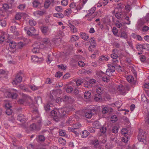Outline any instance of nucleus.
<instances>
[{
    "label": "nucleus",
    "instance_id": "f257e3e1",
    "mask_svg": "<svg viewBox=\"0 0 149 149\" xmlns=\"http://www.w3.org/2000/svg\"><path fill=\"white\" fill-rule=\"evenodd\" d=\"M96 9L95 7H93L87 11V14L85 15V17L88 18V21H91L95 17V15L94 13Z\"/></svg>",
    "mask_w": 149,
    "mask_h": 149
},
{
    "label": "nucleus",
    "instance_id": "f03ea898",
    "mask_svg": "<svg viewBox=\"0 0 149 149\" xmlns=\"http://www.w3.org/2000/svg\"><path fill=\"white\" fill-rule=\"evenodd\" d=\"M98 110L94 109H89L85 112V117L88 118H91L93 114H96Z\"/></svg>",
    "mask_w": 149,
    "mask_h": 149
},
{
    "label": "nucleus",
    "instance_id": "7ed1b4c3",
    "mask_svg": "<svg viewBox=\"0 0 149 149\" xmlns=\"http://www.w3.org/2000/svg\"><path fill=\"white\" fill-rule=\"evenodd\" d=\"M21 73H18L12 82V84L14 85H16L17 84L20 83L22 80V78Z\"/></svg>",
    "mask_w": 149,
    "mask_h": 149
},
{
    "label": "nucleus",
    "instance_id": "20e7f679",
    "mask_svg": "<svg viewBox=\"0 0 149 149\" xmlns=\"http://www.w3.org/2000/svg\"><path fill=\"white\" fill-rule=\"evenodd\" d=\"M40 29L42 33L45 35L48 34V33L50 32L49 29L47 26H43L40 27Z\"/></svg>",
    "mask_w": 149,
    "mask_h": 149
},
{
    "label": "nucleus",
    "instance_id": "39448f33",
    "mask_svg": "<svg viewBox=\"0 0 149 149\" xmlns=\"http://www.w3.org/2000/svg\"><path fill=\"white\" fill-rule=\"evenodd\" d=\"M108 65L109 68L106 70L107 74L108 76H110V74H109L108 73L114 72L115 70V68L114 66L108 64Z\"/></svg>",
    "mask_w": 149,
    "mask_h": 149
},
{
    "label": "nucleus",
    "instance_id": "423d86ee",
    "mask_svg": "<svg viewBox=\"0 0 149 149\" xmlns=\"http://www.w3.org/2000/svg\"><path fill=\"white\" fill-rule=\"evenodd\" d=\"M42 44L45 46H49L51 45V42L50 39L48 38H44L42 41Z\"/></svg>",
    "mask_w": 149,
    "mask_h": 149
},
{
    "label": "nucleus",
    "instance_id": "0eeeda50",
    "mask_svg": "<svg viewBox=\"0 0 149 149\" xmlns=\"http://www.w3.org/2000/svg\"><path fill=\"white\" fill-rule=\"evenodd\" d=\"M68 25L70 28V30L71 32L72 33H75L77 32V29L76 27H74V24L72 23L71 21H69Z\"/></svg>",
    "mask_w": 149,
    "mask_h": 149
},
{
    "label": "nucleus",
    "instance_id": "6e6552de",
    "mask_svg": "<svg viewBox=\"0 0 149 149\" xmlns=\"http://www.w3.org/2000/svg\"><path fill=\"white\" fill-rule=\"evenodd\" d=\"M59 116L60 117H63L67 116L68 112L66 111V109H61L59 111Z\"/></svg>",
    "mask_w": 149,
    "mask_h": 149
},
{
    "label": "nucleus",
    "instance_id": "1a4fd4ad",
    "mask_svg": "<svg viewBox=\"0 0 149 149\" xmlns=\"http://www.w3.org/2000/svg\"><path fill=\"white\" fill-rule=\"evenodd\" d=\"M2 35L0 37V43H2L4 40L5 38H7L8 39L10 37L9 35L4 32H1Z\"/></svg>",
    "mask_w": 149,
    "mask_h": 149
},
{
    "label": "nucleus",
    "instance_id": "9d476101",
    "mask_svg": "<svg viewBox=\"0 0 149 149\" xmlns=\"http://www.w3.org/2000/svg\"><path fill=\"white\" fill-rule=\"evenodd\" d=\"M31 60L33 62L40 63L43 60L42 58H38L35 55L32 56L31 57Z\"/></svg>",
    "mask_w": 149,
    "mask_h": 149
},
{
    "label": "nucleus",
    "instance_id": "9b49d317",
    "mask_svg": "<svg viewBox=\"0 0 149 149\" xmlns=\"http://www.w3.org/2000/svg\"><path fill=\"white\" fill-rule=\"evenodd\" d=\"M17 119L20 122L23 123H24L27 120L26 119L23 114H20L18 115L17 116Z\"/></svg>",
    "mask_w": 149,
    "mask_h": 149
},
{
    "label": "nucleus",
    "instance_id": "f8f14e48",
    "mask_svg": "<svg viewBox=\"0 0 149 149\" xmlns=\"http://www.w3.org/2000/svg\"><path fill=\"white\" fill-rule=\"evenodd\" d=\"M118 50L117 49H113L112 50V53L111 54V57L112 58H118Z\"/></svg>",
    "mask_w": 149,
    "mask_h": 149
},
{
    "label": "nucleus",
    "instance_id": "ddd939ff",
    "mask_svg": "<svg viewBox=\"0 0 149 149\" xmlns=\"http://www.w3.org/2000/svg\"><path fill=\"white\" fill-rule=\"evenodd\" d=\"M138 139L140 141L143 142L144 140H146V137L145 134L139 133L138 136Z\"/></svg>",
    "mask_w": 149,
    "mask_h": 149
},
{
    "label": "nucleus",
    "instance_id": "4468645a",
    "mask_svg": "<svg viewBox=\"0 0 149 149\" xmlns=\"http://www.w3.org/2000/svg\"><path fill=\"white\" fill-rule=\"evenodd\" d=\"M33 14L35 16L38 17L46 14V12L44 11H37L34 12Z\"/></svg>",
    "mask_w": 149,
    "mask_h": 149
},
{
    "label": "nucleus",
    "instance_id": "2eb2a0df",
    "mask_svg": "<svg viewBox=\"0 0 149 149\" xmlns=\"http://www.w3.org/2000/svg\"><path fill=\"white\" fill-rule=\"evenodd\" d=\"M136 48L138 51L141 52L140 53H138L139 54H142L143 53V44H137L136 46Z\"/></svg>",
    "mask_w": 149,
    "mask_h": 149
},
{
    "label": "nucleus",
    "instance_id": "dca6fc26",
    "mask_svg": "<svg viewBox=\"0 0 149 149\" xmlns=\"http://www.w3.org/2000/svg\"><path fill=\"white\" fill-rule=\"evenodd\" d=\"M22 96L25 98L19 99L18 100V102L19 104H24L26 102V98L29 97L27 95L24 94H22Z\"/></svg>",
    "mask_w": 149,
    "mask_h": 149
},
{
    "label": "nucleus",
    "instance_id": "f3484780",
    "mask_svg": "<svg viewBox=\"0 0 149 149\" xmlns=\"http://www.w3.org/2000/svg\"><path fill=\"white\" fill-rule=\"evenodd\" d=\"M99 74L100 76L101 77H102V80L104 82H107L109 80V77H107V76L102 77L103 75L104 74V73L102 71H101L100 72Z\"/></svg>",
    "mask_w": 149,
    "mask_h": 149
},
{
    "label": "nucleus",
    "instance_id": "a211bd4d",
    "mask_svg": "<svg viewBox=\"0 0 149 149\" xmlns=\"http://www.w3.org/2000/svg\"><path fill=\"white\" fill-rule=\"evenodd\" d=\"M63 101L66 103H71L73 102V100L70 97L65 96L63 99Z\"/></svg>",
    "mask_w": 149,
    "mask_h": 149
},
{
    "label": "nucleus",
    "instance_id": "6ab92c4d",
    "mask_svg": "<svg viewBox=\"0 0 149 149\" xmlns=\"http://www.w3.org/2000/svg\"><path fill=\"white\" fill-rule=\"evenodd\" d=\"M118 90L123 95H125V92L124 90V88L123 86L122 85H120L118 86L117 87Z\"/></svg>",
    "mask_w": 149,
    "mask_h": 149
},
{
    "label": "nucleus",
    "instance_id": "aec40b11",
    "mask_svg": "<svg viewBox=\"0 0 149 149\" xmlns=\"http://www.w3.org/2000/svg\"><path fill=\"white\" fill-rule=\"evenodd\" d=\"M96 92L99 95L102 94L103 93V88L101 86H97L96 89Z\"/></svg>",
    "mask_w": 149,
    "mask_h": 149
},
{
    "label": "nucleus",
    "instance_id": "412c9836",
    "mask_svg": "<svg viewBox=\"0 0 149 149\" xmlns=\"http://www.w3.org/2000/svg\"><path fill=\"white\" fill-rule=\"evenodd\" d=\"M80 36L81 38L85 41H87L89 38L88 35L85 33H81Z\"/></svg>",
    "mask_w": 149,
    "mask_h": 149
},
{
    "label": "nucleus",
    "instance_id": "4be33fe9",
    "mask_svg": "<svg viewBox=\"0 0 149 149\" xmlns=\"http://www.w3.org/2000/svg\"><path fill=\"white\" fill-rule=\"evenodd\" d=\"M10 30L13 33L14 35L17 36L19 35V33L16 30V28L15 26H11Z\"/></svg>",
    "mask_w": 149,
    "mask_h": 149
},
{
    "label": "nucleus",
    "instance_id": "5701e85b",
    "mask_svg": "<svg viewBox=\"0 0 149 149\" xmlns=\"http://www.w3.org/2000/svg\"><path fill=\"white\" fill-rule=\"evenodd\" d=\"M45 137L42 135L38 136L36 138V140L38 142H43L45 141Z\"/></svg>",
    "mask_w": 149,
    "mask_h": 149
},
{
    "label": "nucleus",
    "instance_id": "b1692460",
    "mask_svg": "<svg viewBox=\"0 0 149 149\" xmlns=\"http://www.w3.org/2000/svg\"><path fill=\"white\" fill-rule=\"evenodd\" d=\"M75 118L74 117H70L66 122V124L67 125H72L73 122L74 121Z\"/></svg>",
    "mask_w": 149,
    "mask_h": 149
},
{
    "label": "nucleus",
    "instance_id": "393cba45",
    "mask_svg": "<svg viewBox=\"0 0 149 149\" xmlns=\"http://www.w3.org/2000/svg\"><path fill=\"white\" fill-rule=\"evenodd\" d=\"M29 88L33 91H35L39 89L40 87L34 85H32L29 86Z\"/></svg>",
    "mask_w": 149,
    "mask_h": 149
},
{
    "label": "nucleus",
    "instance_id": "a878e982",
    "mask_svg": "<svg viewBox=\"0 0 149 149\" xmlns=\"http://www.w3.org/2000/svg\"><path fill=\"white\" fill-rule=\"evenodd\" d=\"M72 13L71 10L70 9H68L65 11L64 13V15L67 16L70 15Z\"/></svg>",
    "mask_w": 149,
    "mask_h": 149
},
{
    "label": "nucleus",
    "instance_id": "bb28decb",
    "mask_svg": "<svg viewBox=\"0 0 149 149\" xmlns=\"http://www.w3.org/2000/svg\"><path fill=\"white\" fill-rule=\"evenodd\" d=\"M93 126L94 127L97 129L100 128L101 126L99 122L97 121H96L93 123Z\"/></svg>",
    "mask_w": 149,
    "mask_h": 149
},
{
    "label": "nucleus",
    "instance_id": "cd10ccee",
    "mask_svg": "<svg viewBox=\"0 0 149 149\" xmlns=\"http://www.w3.org/2000/svg\"><path fill=\"white\" fill-rule=\"evenodd\" d=\"M34 46L33 48V49H32V52L33 53H37L39 52V48H40V46H38L37 47H36L35 45H34Z\"/></svg>",
    "mask_w": 149,
    "mask_h": 149
},
{
    "label": "nucleus",
    "instance_id": "c85d7f7f",
    "mask_svg": "<svg viewBox=\"0 0 149 149\" xmlns=\"http://www.w3.org/2000/svg\"><path fill=\"white\" fill-rule=\"evenodd\" d=\"M91 142L92 144L96 147H97L98 146L99 143L97 139L92 140Z\"/></svg>",
    "mask_w": 149,
    "mask_h": 149
},
{
    "label": "nucleus",
    "instance_id": "c756f323",
    "mask_svg": "<svg viewBox=\"0 0 149 149\" xmlns=\"http://www.w3.org/2000/svg\"><path fill=\"white\" fill-rule=\"evenodd\" d=\"M84 96L86 99H89L91 96V93L88 91L84 93Z\"/></svg>",
    "mask_w": 149,
    "mask_h": 149
},
{
    "label": "nucleus",
    "instance_id": "7c9ffc66",
    "mask_svg": "<svg viewBox=\"0 0 149 149\" xmlns=\"http://www.w3.org/2000/svg\"><path fill=\"white\" fill-rule=\"evenodd\" d=\"M53 106L52 104L48 103L45 106V109L46 111H48L50 109V107H52Z\"/></svg>",
    "mask_w": 149,
    "mask_h": 149
},
{
    "label": "nucleus",
    "instance_id": "2f4dec72",
    "mask_svg": "<svg viewBox=\"0 0 149 149\" xmlns=\"http://www.w3.org/2000/svg\"><path fill=\"white\" fill-rule=\"evenodd\" d=\"M106 148L107 149H111L112 148L113 146L111 142H108L105 146Z\"/></svg>",
    "mask_w": 149,
    "mask_h": 149
},
{
    "label": "nucleus",
    "instance_id": "473e14b6",
    "mask_svg": "<svg viewBox=\"0 0 149 149\" xmlns=\"http://www.w3.org/2000/svg\"><path fill=\"white\" fill-rule=\"evenodd\" d=\"M9 46L10 48H15L16 47V44L14 41H10L9 43Z\"/></svg>",
    "mask_w": 149,
    "mask_h": 149
},
{
    "label": "nucleus",
    "instance_id": "72a5a7b5",
    "mask_svg": "<svg viewBox=\"0 0 149 149\" xmlns=\"http://www.w3.org/2000/svg\"><path fill=\"white\" fill-rule=\"evenodd\" d=\"M23 15V14L21 13H18L15 15V19L17 20L20 19L22 17V16Z\"/></svg>",
    "mask_w": 149,
    "mask_h": 149
},
{
    "label": "nucleus",
    "instance_id": "f704fd0d",
    "mask_svg": "<svg viewBox=\"0 0 149 149\" xmlns=\"http://www.w3.org/2000/svg\"><path fill=\"white\" fill-rule=\"evenodd\" d=\"M125 24L123 23H121L118 21H117L115 23L116 25L118 28H120L123 26Z\"/></svg>",
    "mask_w": 149,
    "mask_h": 149
},
{
    "label": "nucleus",
    "instance_id": "c9c22d12",
    "mask_svg": "<svg viewBox=\"0 0 149 149\" xmlns=\"http://www.w3.org/2000/svg\"><path fill=\"white\" fill-rule=\"evenodd\" d=\"M53 16L54 17L59 18H62L64 17V15L60 13H57L54 14Z\"/></svg>",
    "mask_w": 149,
    "mask_h": 149
},
{
    "label": "nucleus",
    "instance_id": "e433bc0d",
    "mask_svg": "<svg viewBox=\"0 0 149 149\" xmlns=\"http://www.w3.org/2000/svg\"><path fill=\"white\" fill-rule=\"evenodd\" d=\"M89 132L86 130H84L83 131L82 134V138H86L89 135Z\"/></svg>",
    "mask_w": 149,
    "mask_h": 149
},
{
    "label": "nucleus",
    "instance_id": "4c0bfd02",
    "mask_svg": "<svg viewBox=\"0 0 149 149\" xmlns=\"http://www.w3.org/2000/svg\"><path fill=\"white\" fill-rule=\"evenodd\" d=\"M99 60L103 61H106L108 60V58L107 56H102L100 57Z\"/></svg>",
    "mask_w": 149,
    "mask_h": 149
},
{
    "label": "nucleus",
    "instance_id": "58836bf2",
    "mask_svg": "<svg viewBox=\"0 0 149 149\" xmlns=\"http://www.w3.org/2000/svg\"><path fill=\"white\" fill-rule=\"evenodd\" d=\"M89 42L90 44L96 46L95 39L94 38H91Z\"/></svg>",
    "mask_w": 149,
    "mask_h": 149
},
{
    "label": "nucleus",
    "instance_id": "ea45409f",
    "mask_svg": "<svg viewBox=\"0 0 149 149\" xmlns=\"http://www.w3.org/2000/svg\"><path fill=\"white\" fill-rule=\"evenodd\" d=\"M58 142L60 144L64 145L66 144V142L64 139L60 138L58 139Z\"/></svg>",
    "mask_w": 149,
    "mask_h": 149
},
{
    "label": "nucleus",
    "instance_id": "a19ab883",
    "mask_svg": "<svg viewBox=\"0 0 149 149\" xmlns=\"http://www.w3.org/2000/svg\"><path fill=\"white\" fill-rule=\"evenodd\" d=\"M120 38H123L124 39H126L127 38V34L125 32L123 31L121 32V35L120 36Z\"/></svg>",
    "mask_w": 149,
    "mask_h": 149
},
{
    "label": "nucleus",
    "instance_id": "79ce46f5",
    "mask_svg": "<svg viewBox=\"0 0 149 149\" xmlns=\"http://www.w3.org/2000/svg\"><path fill=\"white\" fill-rule=\"evenodd\" d=\"M81 126V124L79 123H77L73 125V129H77L80 128Z\"/></svg>",
    "mask_w": 149,
    "mask_h": 149
},
{
    "label": "nucleus",
    "instance_id": "37998d69",
    "mask_svg": "<svg viewBox=\"0 0 149 149\" xmlns=\"http://www.w3.org/2000/svg\"><path fill=\"white\" fill-rule=\"evenodd\" d=\"M51 4L50 1L49 0L46 1L44 3V6L45 8H47Z\"/></svg>",
    "mask_w": 149,
    "mask_h": 149
},
{
    "label": "nucleus",
    "instance_id": "c03bdc74",
    "mask_svg": "<svg viewBox=\"0 0 149 149\" xmlns=\"http://www.w3.org/2000/svg\"><path fill=\"white\" fill-rule=\"evenodd\" d=\"M33 6L34 8H37L40 5V3L36 0H34L32 3Z\"/></svg>",
    "mask_w": 149,
    "mask_h": 149
},
{
    "label": "nucleus",
    "instance_id": "a18cd8bd",
    "mask_svg": "<svg viewBox=\"0 0 149 149\" xmlns=\"http://www.w3.org/2000/svg\"><path fill=\"white\" fill-rule=\"evenodd\" d=\"M127 80L129 82H132L134 81L133 77L131 75L128 76L126 78Z\"/></svg>",
    "mask_w": 149,
    "mask_h": 149
},
{
    "label": "nucleus",
    "instance_id": "49530a36",
    "mask_svg": "<svg viewBox=\"0 0 149 149\" xmlns=\"http://www.w3.org/2000/svg\"><path fill=\"white\" fill-rule=\"evenodd\" d=\"M18 86L21 89L24 91H29V89L27 88H26L25 86L24 85L21 84L19 85Z\"/></svg>",
    "mask_w": 149,
    "mask_h": 149
},
{
    "label": "nucleus",
    "instance_id": "de8ad7c7",
    "mask_svg": "<svg viewBox=\"0 0 149 149\" xmlns=\"http://www.w3.org/2000/svg\"><path fill=\"white\" fill-rule=\"evenodd\" d=\"M96 47V45L90 44L88 48L89 51L90 52H92L93 51L94 49Z\"/></svg>",
    "mask_w": 149,
    "mask_h": 149
},
{
    "label": "nucleus",
    "instance_id": "09e8293b",
    "mask_svg": "<svg viewBox=\"0 0 149 149\" xmlns=\"http://www.w3.org/2000/svg\"><path fill=\"white\" fill-rule=\"evenodd\" d=\"M122 102L121 101H117L115 102L114 105L118 108H120L122 105Z\"/></svg>",
    "mask_w": 149,
    "mask_h": 149
},
{
    "label": "nucleus",
    "instance_id": "8fccbe9b",
    "mask_svg": "<svg viewBox=\"0 0 149 149\" xmlns=\"http://www.w3.org/2000/svg\"><path fill=\"white\" fill-rule=\"evenodd\" d=\"M29 24L31 26H35L36 24V22L34 21L32 19L29 20Z\"/></svg>",
    "mask_w": 149,
    "mask_h": 149
},
{
    "label": "nucleus",
    "instance_id": "3c124183",
    "mask_svg": "<svg viewBox=\"0 0 149 149\" xmlns=\"http://www.w3.org/2000/svg\"><path fill=\"white\" fill-rule=\"evenodd\" d=\"M121 134L123 135H126L128 133V131L126 129H122L121 131Z\"/></svg>",
    "mask_w": 149,
    "mask_h": 149
},
{
    "label": "nucleus",
    "instance_id": "603ef678",
    "mask_svg": "<svg viewBox=\"0 0 149 149\" xmlns=\"http://www.w3.org/2000/svg\"><path fill=\"white\" fill-rule=\"evenodd\" d=\"M73 90V88L71 86L67 87L66 89V91L68 93H70Z\"/></svg>",
    "mask_w": 149,
    "mask_h": 149
},
{
    "label": "nucleus",
    "instance_id": "864d4df0",
    "mask_svg": "<svg viewBox=\"0 0 149 149\" xmlns=\"http://www.w3.org/2000/svg\"><path fill=\"white\" fill-rule=\"evenodd\" d=\"M106 138L105 137H102L100 139V142L101 143H104L106 142Z\"/></svg>",
    "mask_w": 149,
    "mask_h": 149
},
{
    "label": "nucleus",
    "instance_id": "5fc2aeb1",
    "mask_svg": "<svg viewBox=\"0 0 149 149\" xmlns=\"http://www.w3.org/2000/svg\"><path fill=\"white\" fill-rule=\"evenodd\" d=\"M111 120L113 123L115 122L117 120V117L116 115L113 116L111 117Z\"/></svg>",
    "mask_w": 149,
    "mask_h": 149
},
{
    "label": "nucleus",
    "instance_id": "6e6d98bb",
    "mask_svg": "<svg viewBox=\"0 0 149 149\" xmlns=\"http://www.w3.org/2000/svg\"><path fill=\"white\" fill-rule=\"evenodd\" d=\"M79 38V37L78 36L76 35H73L72 36L71 38V40L73 41H76Z\"/></svg>",
    "mask_w": 149,
    "mask_h": 149
},
{
    "label": "nucleus",
    "instance_id": "4d7b16f0",
    "mask_svg": "<svg viewBox=\"0 0 149 149\" xmlns=\"http://www.w3.org/2000/svg\"><path fill=\"white\" fill-rule=\"evenodd\" d=\"M59 135L62 136H64L66 135V132L65 130H62L60 131L59 133Z\"/></svg>",
    "mask_w": 149,
    "mask_h": 149
},
{
    "label": "nucleus",
    "instance_id": "13d9d810",
    "mask_svg": "<svg viewBox=\"0 0 149 149\" xmlns=\"http://www.w3.org/2000/svg\"><path fill=\"white\" fill-rule=\"evenodd\" d=\"M113 59L112 60V63L114 64L115 65L118 63V58H112Z\"/></svg>",
    "mask_w": 149,
    "mask_h": 149
},
{
    "label": "nucleus",
    "instance_id": "bf43d9fd",
    "mask_svg": "<svg viewBox=\"0 0 149 149\" xmlns=\"http://www.w3.org/2000/svg\"><path fill=\"white\" fill-rule=\"evenodd\" d=\"M118 31L117 28H116V27H113L112 29V32L115 35H117Z\"/></svg>",
    "mask_w": 149,
    "mask_h": 149
},
{
    "label": "nucleus",
    "instance_id": "052dcab7",
    "mask_svg": "<svg viewBox=\"0 0 149 149\" xmlns=\"http://www.w3.org/2000/svg\"><path fill=\"white\" fill-rule=\"evenodd\" d=\"M122 140L125 143H126L128 142L129 140V138L127 136H126V135H125L123 137Z\"/></svg>",
    "mask_w": 149,
    "mask_h": 149
},
{
    "label": "nucleus",
    "instance_id": "680f3d73",
    "mask_svg": "<svg viewBox=\"0 0 149 149\" xmlns=\"http://www.w3.org/2000/svg\"><path fill=\"white\" fill-rule=\"evenodd\" d=\"M0 24L2 27H5L6 25V22L4 20H1Z\"/></svg>",
    "mask_w": 149,
    "mask_h": 149
},
{
    "label": "nucleus",
    "instance_id": "e2e57ef3",
    "mask_svg": "<svg viewBox=\"0 0 149 149\" xmlns=\"http://www.w3.org/2000/svg\"><path fill=\"white\" fill-rule=\"evenodd\" d=\"M68 3V0H63L61 1V4L63 6H67Z\"/></svg>",
    "mask_w": 149,
    "mask_h": 149
},
{
    "label": "nucleus",
    "instance_id": "0e129e2a",
    "mask_svg": "<svg viewBox=\"0 0 149 149\" xmlns=\"http://www.w3.org/2000/svg\"><path fill=\"white\" fill-rule=\"evenodd\" d=\"M112 131L114 133H116L118 131V129L117 127H114L112 128Z\"/></svg>",
    "mask_w": 149,
    "mask_h": 149
},
{
    "label": "nucleus",
    "instance_id": "69168bd1",
    "mask_svg": "<svg viewBox=\"0 0 149 149\" xmlns=\"http://www.w3.org/2000/svg\"><path fill=\"white\" fill-rule=\"evenodd\" d=\"M6 113L8 115H10L11 114L12 111L10 109H6Z\"/></svg>",
    "mask_w": 149,
    "mask_h": 149
},
{
    "label": "nucleus",
    "instance_id": "338daca9",
    "mask_svg": "<svg viewBox=\"0 0 149 149\" xmlns=\"http://www.w3.org/2000/svg\"><path fill=\"white\" fill-rule=\"evenodd\" d=\"M100 132L103 133H104L106 131V128L105 127H102L100 130Z\"/></svg>",
    "mask_w": 149,
    "mask_h": 149
},
{
    "label": "nucleus",
    "instance_id": "774afa93",
    "mask_svg": "<svg viewBox=\"0 0 149 149\" xmlns=\"http://www.w3.org/2000/svg\"><path fill=\"white\" fill-rule=\"evenodd\" d=\"M11 93L10 92H7L4 93V95L7 97L10 98L11 96Z\"/></svg>",
    "mask_w": 149,
    "mask_h": 149
}]
</instances>
